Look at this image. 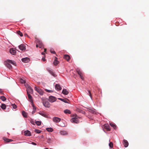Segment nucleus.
<instances>
[{"mask_svg": "<svg viewBox=\"0 0 149 149\" xmlns=\"http://www.w3.org/2000/svg\"><path fill=\"white\" fill-rule=\"evenodd\" d=\"M35 90L40 95H42L43 94V91L39 87L35 86L34 88Z\"/></svg>", "mask_w": 149, "mask_h": 149, "instance_id": "nucleus-1", "label": "nucleus"}, {"mask_svg": "<svg viewBox=\"0 0 149 149\" xmlns=\"http://www.w3.org/2000/svg\"><path fill=\"white\" fill-rule=\"evenodd\" d=\"M35 39L36 43V44H38V45H39V47L40 48H42L43 46V44L42 41L36 38H35Z\"/></svg>", "mask_w": 149, "mask_h": 149, "instance_id": "nucleus-2", "label": "nucleus"}, {"mask_svg": "<svg viewBox=\"0 0 149 149\" xmlns=\"http://www.w3.org/2000/svg\"><path fill=\"white\" fill-rule=\"evenodd\" d=\"M77 72L78 74L79 75L81 78L83 80L84 79V78L83 76V74L81 70L77 68Z\"/></svg>", "mask_w": 149, "mask_h": 149, "instance_id": "nucleus-3", "label": "nucleus"}, {"mask_svg": "<svg viewBox=\"0 0 149 149\" xmlns=\"http://www.w3.org/2000/svg\"><path fill=\"white\" fill-rule=\"evenodd\" d=\"M27 94L32 93H33V90L30 86H29L26 90Z\"/></svg>", "mask_w": 149, "mask_h": 149, "instance_id": "nucleus-4", "label": "nucleus"}, {"mask_svg": "<svg viewBox=\"0 0 149 149\" xmlns=\"http://www.w3.org/2000/svg\"><path fill=\"white\" fill-rule=\"evenodd\" d=\"M56 100V98L55 97L52 96H50L49 97V102H53Z\"/></svg>", "mask_w": 149, "mask_h": 149, "instance_id": "nucleus-5", "label": "nucleus"}, {"mask_svg": "<svg viewBox=\"0 0 149 149\" xmlns=\"http://www.w3.org/2000/svg\"><path fill=\"white\" fill-rule=\"evenodd\" d=\"M61 118L57 117H54L53 118V121L56 123H58L60 121Z\"/></svg>", "mask_w": 149, "mask_h": 149, "instance_id": "nucleus-6", "label": "nucleus"}, {"mask_svg": "<svg viewBox=\"0 0 149 149\" xmlns=\"http://www.w3.org/2000/svg\"><path fill=\"white\" fill-rule=\"evenodd\" d=\"M70 121L72 123H77L79 122L78 120L75 118H72Z\"/></svg>", "mask_w": 149, "mask_h": 149, "instance_id": "nucleus-7", "label": "nucleus"}, {"mask_svg": "<svg viewBox=\"0 0 149 149\" xmlns=\"http://www.w3.org/2000/svg\"><path fill=\"white\" fill-rule=\"evenodd\" d=\"M43 103L44 106L45 107L49 108L50 107V105L48 101L44 102Z\"/></svg>", "mask_w": 149, "mask_h": 149, "instance_id": "nucleus-8", "label": "nucleus"}, {"mask_svg": "<svg viewBox=\"0 0 149 149\" xmlns=\"http://www.w3.org/2000/svg\"><path fill=\"white\" fill-rule=\"evenodd\" d=\"M27 94L28 97V98H29V101L30 102H31V103H32V104L33 105V100L32 99V97L31 95L30 94L28 93V94Z\"/></svg>", "mask_w": 149, "mask_h": 149, "instance_id": "nucleus-9", "label": "nucleus"}, {"mask_svg": "<svg viewBox=\"0 0 149 149\" xmlns=\"http://www.w3.org/2000/svg\"><path fill=\"white\" fill-rule=\"evenodd\" d=\"M19 48L22 51L25 50L26 49V46L24 44H21L19 46Z\"/></svg>", "mask_w": 149, "mask_h": 149, "instance_id": "nucleus-10", "label": "nucleus"}, {"mask_svg": "<svg viewBox=\"0 0 149 149\" xmlns=\"http://www.w3.org/2000/svg\"><path fill=\"white\" fill-rule=\"evenodd\" d=\"M29 58L27 57L22 58V61L24 63H27L29 61Z\"/></svg>", "mask_w": 149, "mask_h": 149, "instance_id": "nucleus-11", "label": "nucleus"}, {"mask_svg": "<svg viewBox=\"0 0 149 149\" xmlns=\"http://www.w3.org/2000/svg\"><path fill=\"white\" fill-rule=\"evenodd\" d=\"M55 88L57 90H61L62 89V88L61 87L60 85L59 84H56L55 85Z\"/></svg>", "mask_w": 149, "mask_h": 149, "instance_id": "nucleus-12", "label": "nucleus"}, {"mask_svg": "<svg viewBox=\"0 0 149 149\" xmlns=\"http://www.w3.org/2000/svg\"><path fill=\"white\" fill-rule=\"evenodd\" d=\"M104 128L106 129L108 131H110V127L108 124H105L104 125Z\"/></svg>", "mask_w": 149, "mask_h": 149, "instance_id": "nucleus-13", "label": "nucleus"}, {"mask_svg": "<svg viewBox=\"0 0 149 149\" xmlns=\"http://www.w3.org/2000/svg\"><path fill=\"white\" fill-rule=\"evenodd\" d=\"M24 135L26 136H31V132L28 130L25 131L24 132Z\"/></svg>", "mask_w": 149, "mask_h": 149, "instance_id": "nucleus-14", "label": "nucleus"}, {"mask_svg": "<svg viewBox=\"0 0 149 149\" xmlns=\"http://www.w3.org/2000/svg\"><path fill=\"white\" fill-rule=\"evenodd\" d=\"M10 53L12 54L15 55L16 53L15 50L13 48L10 49Z\"/></svg>", "mask_w": 149, "mask_h": 149, "instance_id": "nucleus-15", "label": "nucleus"}, {"mask_svg": "<svg viewBox=\"0 0 149 149\" xmlns=\"http://www.w3.org/2000/svg\"><path fill=\"white\" fill-rule=\"evenodd\" d=\"M88 109L87 110L88 111L90 112L91 113H96V110L94 109Z\"/></svg>", "mask_w": 149, "mask_h": 149, "instance_id": "nucleus-16", "label": "nucleus"}, {"mask_svg": "<svg viewBox=\"0 0 149 149\" xmlns=\"http://www.w3.org/2000/svg\"><path fill=\"white\" fill-rule=\"evenodd\" d=\"M58 99L59 100H61V101L64 102L69 103L68 102V101H69L66 98H58Z\"/></svg>", "mask_w": 149, "mask_h": 149, "instance_id": "nucleus-17", "label": "nucleus"}, {"mask_svg": "<svg viewBox=\"0 0 149 149\" xmlns=\"http://www.w3.org/2000/svg\"><path fill=\"white\" fill-rule=\"evenodd\" d=\"M62 93L65 95H67L68 94L69 92L66 89H64L62 91Z\"/></svg>", "mask_w": 149, "mask_h": 149, "instance_id": "nucleus-18", "label": "nucleus"}, {"mask_svg": "<svg viewBox=\"0 0 149 149\" xmlns=\"http://www.w3.org/2000/svg\"><path fill=\"white\" fill-rule=\"evenodd\" d=\"M39 113L40 114V115L43 116V117H47V116L46 114V113H45V112H39Z\"/></svg>", "mask_w": 149, "mask_h": 149, "instance_id": "nucleus-19", "label": "nucleus"}, {"mask_svg": "<svg viewBox=\"0 0 149 149\" xmlns=\"http://www.w3.org/2000/svg\"><path fill=\"white\" fill-rule=\"evenodd\" d=\"M123 144L125 147H126L128 146L129 143L128 141L126 140H123Z\"/></svg>", "mask_w": 149, "mask_h": 149, "instance_id": "nucleus-20", "label": "nucleus"}, {"mask_svg": "<svg viewBox=\"0 0 149 149\" xmlns=\"http://www.w3.org/2000/svg\"><path fill=\"white\" fill-rule=\"evenodd\" d=\"M59 63V62L57 60V57H55L54 59V60L53 62V64L55 65H56Z\"/></svg>", "mask_w": 149, "mask_h": 149, "instance_id": "nucleus-21", "label": "nucleus"}, {"mask_svg": "<svg viewBox=\"0 0 149 149\" xmlns=\"http://www.w3.org/2000/svg\"><path fill=\"white\" fill-rule=\"evenodd\" d=\"M47 70L51 75L54 77H56V75L51 70H50L49 69H47Z\"/></svg>", "mask_w": 149, "mask_h": 149, "instance_id": "nucleus-22", "label": "nucleus"}, {"mask_svg": "<svg viewBox=\"0 0 149 149\" xmlns=\"http://www.w3.org/2000/svg\"><path fill=\"white\" fill-rule=\"evenodd\" d=\"M63 58L68 61L70 59V57L68 55H65L64 56Z\"/></svg>", "mask_w": 149, "mask_h": 149, "instance_id": "nucleus-23", "label": "nucleus"}, {"mask_svg": "<svg viewBox=\"0 0 149 149\" xmlns=\"http://www.w3.org/2000/svg\"><path fill=\"white\" fill-rule=\"evenodd\" d=\"M7 62L9 63L12 64L13 65H16V63L14 61L11 60H7Z\"/></svg>", "mask_w": 149, "mask_h": 149, "instance_id": "nucleus-24", "label": "nucleus"}, {"mask_svg": "<svg viewBox=\"0 0 149 149\" xmlns=\"http://www.w3.org/2000/svg\"><path fill=\"white\" fill-rule=\"evenodd\" d=\"M3 140L5 141H6L7 142H10L13 141V140L12 139H9L6 138H4L3 139Z\"/></svg>", "mask_w": 149, "mask_h": 149, "instance_id": "nucleus-25", "label": "nucleus"}, {"mask_svg": "<svg viewBox=\"0 0 149 149\" xmlns=\"http://www.w3.org/2000/svg\"><path fill=\"white\" fill-rule=\"evenodd\" d=\"M6 65L9 69H11L12 68V66L8 62L6 64Z\"/></svg>", "mask_w": 149, "mask_h": 149, "instance_id": "nucleus-26", "label": "nucleus"}, {"mask_svg": "<svg viewBox=\"0 0 149 149\" xmlns=\"http://www.w3.org/2000/svg\"><path fill=\"white\" fill-rule=\"evenodd\" d=\"M60 133L61 135H65L68 134L67 132L65 131H62L60 132Z\"/></svg>", "mask_w": 149, "mask_h": 149, "instance_id": "nucleus-27", "label": "nucleus"}, {"mask_svg": "<svg viewBox=\"0 0 149 149\" xmlns=\"http://www.w3.org/2000/svg\"><path fill=\"white\" fill-rule=\"evenodd\" d=\"M22 114L24 117L26 118L27 117V113L26 112H25L24 111L22 112Z\"/></svg>", "mask_w": 149, "mask_h": 149, "instance_id": "nucleus-28", "label": "nucleus"}, {"mask_svg": "<svg viewBox=\"0 0 149 149\" xmlns=\"http://www.w3.org/2000/svg\"><path fill=\"white\" fill-rule=\"evenodd\" d=\"M1 108L4 110L5 109L6 107V105L4 104H2L1 106Z\"/></svg>", "mask_w": 149, "mask_h": 149, "instance_id": "nucleus-29", "label": "nucleus"}, {"mask_svg": "<svg viewBox=\"0 0 149 149\" xmlns=\"http://www.w3.org/2000/svg\"><path fill=\"white\" fill-rule=\"evenodd\" d=\"M64 112L65 113L67 114V113H68V114H70L71 113V112L68 109H66L64 110Z\"/></svg>", "mask_w": 149, "mask_h": 149, "instance_id": "nucleus-30", "label": "nucleus"}, {"mask_svg": "<svg viewBox=\"0 0 149 149\" xmlns=\"http://www.w3.org/2000/svg\"><path fill=\"white\" fill-rule=\"evenodd\" d=\"M46 130L50 132H52L53 130V129L51 128H46Z\"/></svg>", "mask_w": 149, "mask_h": 149, "instance_id": "nucleus-31", "label": "nucleus"}, {"mask_svg": "<svg viewBox=\"0 0 149 149\" xmlns=\"http://www.w3.org/2000/svg\"><path fill=\"white\" fill-rule=\"evenodd\" d=\"M109 124L111 126L113 127V128L115 129L116 128V126L115 124H113L112 123H110Z\"/></svg>", "mask_w": 149, "mask_h": 149, "instance_id": "nucleus-32", "label": "nucleus"}, {"mask_svg": "<svg viewBox=\"0 0 149 149\" xmlns=\"http://www.w3.org/2000/svg\"><path fill=\"white\" fill-rule=\"evenodd\" d=\"M17 33L20 36H23V34L19 31H17Z\"/></svg>", "mask_w": 149, "mask_h": 149, "instance_id": "nucleus-33", "label": "nucleus"}, {"mask_svg": "<svg viewBox=\"0 0 149 149\" xmlns=\"http://www.w3.org/2000/svg\"><path fill=\"white\" fill-rule=\"evenodd\" d=\"M0 99L3 101H5L6 99V98L3 96H1Z\"/></svg>", "mask_w": 149, "mask_h": 149, "instance_id": "nucleus-34", "label": "nucleus"}, {"mask_svg": "<svg viewBox=\"0 0 149 149\" xmlns=\"http://www.w3.org/2000/svg\"><path fill=\"white\" fill-rule=\"evenodd\" d=\"M113 144L112 142H110L109 144V146L111 148H112L113 147Z\"/></svg>", "mask_w": 149, "mask_h": 149, "instance_id": "nucleus-35", "label": "nucleus"}, {"mask_svg": "<svg viewBox=\"0 0 149 149\" xmlns=\"http://www.w3.org/2000/svg\"><path fill=\"white\" fill-rule=\"evenodd\" d=\"M36 123L37 125L39 126L41 125V122L40 121H36Z\"/></svg>", "mask_w": 149, "mask_h": 149, "instance_id": "nucleus-36", "label": "nucleus"}, {"mask_svg": "<svg viewBox=\"0 0 149 149\" xmlns=\"http://www.w3.org/2000/svg\"><path fill=\"white\" fill-rule=\"evenodd\" d=\"M12 106L13 108L14 109H15L17 107V106L15 104H12Z\"/></svg>", "mask_w": 149, "mask_h": 149, "instance_id": "nucleus-37", "label": "nucleus"}, {"mask_svg": "<svg viewBox=\"0 0 149 149\" xmlns=\"http://www.w3.org/2000/svg\"><path fill=\"white\" fill-rule=\"evenodd\" d=\"M35 132L37 133H40L41 131L39 130L36 129L35 130Z\"/></svg>", "mask_w": 149, "mask_h": 149, "instance_id": "nucleus-38", "label": "nucleus"}, {"mask_svg": "<svg viewBox=\"0 0 149 149\" xmlns=\"http://www.w3.org/2000/svg\"><path fill=\"white\" fill-rule=\"evenodd\" d=\"M50 52L52 53L53 54H55L56 53L55 52L53 49H51Z\"/></svg>", "mask_w": 149, "mask_h": 149, "instance_id": "nucleus-39", "label": "nucleus"}, {"mask_svg": "<svg viewBox=\"0 0 149 149\" xmlns=\"http://www.w3.org/2000/svg\"><path fill=\"white\" fill-rule=\"evenodd\" d=\"M20 82L23 84H24L25 83V81L22 79H20Z\"/></svg>", "mask_w": 149, "mask_h": 149, "instance_id": "nucleus-40", "label": "nucleus"}, {"mask_svg": "<svg viewBox=\"0 0 149 149\" xmlns=\"http://www.w3.org/2000/svg\"><path fill=\"white\" fill-rule=\"evenodd\" d=\"M47 141L48 143H50L51 142V140L50 138H48L47 139Z\"/></svg>", "mask_w": 149, "mask_h": 149, "instance_id": "nucleus-41", "label": "nucleus"}, {"mask_svg": "<svg viewBox=\"0 0 149 149\" xmlns=\"http://www.w3.org/2000/svg\"><path fill=\"white\" fill-rule=\"evenodd\" d=\"M88 93H89V95L90 96L91 98L92 99V96L91 95V92L89 91H88Z\"/></svg>", "mask_w": 149, "mask_h": 149, "instance_id": "nucleus-42", "label": "nucleus"}, {"mask_svg": "<svg viewBox=\"0 0 149 149\" xmlns=\"http://www.w3.org/2000/svg\"><path fill=\"white\" fill-rule=\"evenodd\" d=\"M45 91L46 92H53V91H51V90H47V89H45Z\"/></svg>", "mask_w": 149, "mask_h": 149, "instance_id": "nucleus-43", "label": "nucleus"}, {"mask_svg": "<svg viewBox=\"0 0 149 149\" xmlns=\"http://www.w3.org/2000/svg\"><path fill=\"white\" fill-rule=\"evenodd\" d=\"M42 60L43 61H45L46 60H45V57H43L42 59Z\"/></svg>", "mask_w": 149, "mask_h": 149, "instance_id": "nucleus-44", "label": "nucleus"}, {"mask_svg": "<svg viewBox=\"0 0 149 149\" xmlns=\"http://www.w3.org/2000/svg\"><path fill=\"white\" fill-rule=\"evenodd\" d=\"M31 144H32L33 145H36L35 143L33 142H32L31 143Z\"/></svg>", "mask_w": 149, "mask_h": 149, "instance_id": "nucleus-45", "label": "nucleus"}, {"mask_svg": "<svg viewBox=\"0 0 149 149\" xmlns=\"http://www.w3.org/2000/svg\"><path fill=\"white\" fill-rule=\"evenodd\" d=\"M24 36H27V37H28V38H29V36H28V35L27 34H24Z\"/></svg>", "mask_w": 149, "mask_h": 149, "instance_id": "nucleus-46", "label": "nucleus"}, {"mask_svg": "<svg viewBox=\"0 0 149 149\" xmlns=\"http://www.w3.org/2000/svg\"><path fill=\"white\" fill-rule=\"evenodd\" d=\"M36 47H39V45H38V44H36Z\"/></svg>", "mask_w": 149, "mask_h": 149, "instance_id": "nucleus-47", "label": "nucleus"}, {"mask_svg": "<svg viewBox=\"0 0 149 149\" xmlns=\"http://www.w3.org/2000/svg\"><path fill=\"white\" fill-rule=\"evenodd\" d=\"M46 50H47V49H44V52H46Z\"/></svg>", "mask_w": 149, "mask_h": 149, "instance_id": "nucleus-48", "label": "nucleus"}, {"mask_svg": "<svg viewBox=\"0 0 149 149\" xmlns=\"http://www.w3.org/2000/svg\"><path fill=\"white\" fill-rule=\"evenodd\" d=\"M41 54H42V55H44V54H45L44 52H42V53H41Z\"/></svg>", "mask_w": 149, "mask_h": 149, "instance_id": "nucleus-49", "label": "nucleus"}, {"mask_svg": "<svg viewBox=\"0 0 149 149\" xmlns=\"http://www.w3.org/2000/svg\"><path fill=\"white\" fill-rule=\"evenodd\" d=\"M1 90H0V93H1Z\"/></svg>", "mask_w": 149, "mask_h": 149, "instance_id": "nucleus-50", "label": "nucleus"}, {"mask_svg": "<svg viewBox=\"0 0 149 149\" xmlns=\"http://www.w3.org/2000/svg\"><path fill=\"white\" fill-rule=\"evenodd\" d=\"M50 149H52V148H50Z\"/></svg>", "mask_w": 149, "mask_h": 149, "instance_id": "nucleus-51", "label": "nucleus"}]
</instances>
